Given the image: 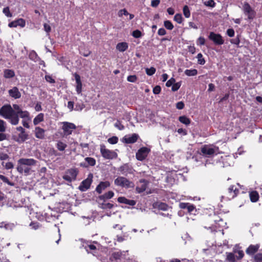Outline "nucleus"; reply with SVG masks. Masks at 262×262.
Returning <instances> with one entry per match:
<instances>
[{"instance_id": "obj_2", "label": "nucleus", "mask_w": 262, "mask_h": 262, "mask_svg": "<svg viewBox=\"0 0 262 262\" xmlns=\"http://www.w3.org/2000/svg\"><path fill=\"white\" fill-rule=\"evenodd\" d=\"M18 165L17 166V170L20 173H24L25 175H28L31 170L30 166L35 165L36 161L33 159L21 158L17 161Z\"/></svg>"}, {"instance_id": "obj_45", "label": "nucleus", "mask_w": 262, "mask_h": 262, "mask_svg": "<svg viewBox=\"0 0 262 262\" xmlns=\"http://www.w3.org/2000/svg\"><path fill=\"white\" fill-rule=\"evenodd\" d=\"M0 179L2 181H3V182H4L5 183H7V184H8L10 186H13L14 185V183H13L11 182L9 180L8 178H7L6 177H5V176H4L3 175L0 174Z\"/></svg>"}, {"instance_id": "obj_63", "label": "nucleus", "mask_w": 262, "mask_h": 262, "mask_svg": "<svg viewBox=\"0 0 262 262\" xmlns=\"http://www.w3.org/2000/svg\"><path fill=\"white\" fill-rule=\"evenodd\" d=\"M3 12L7 17H11L12 16L8 7L4 8L3 9Z\"/></svg>"}, {"instance_id": "obj_40", "label": "nucleus", "mask_w": 262, "mask_h": 262, "mask_svg": "<svg viewBox=\"0 0 262 262\" xmlns=\"http://www.w3.org/2000/svg\"><path fill=\"white\" fill-rule=\"evenodd\" d=\"M56 147L59 151H63L67 147V145L61 141H58L56 144Z\"/></svg>"}, {"instance_id": "obj_9", "label": "nucleus", "mask_w": 262, "mask_h": 262, "mask_svg": "<svg viewBox=\"0 0 262 262\" xmlns=\"http://www.w3.org/2000/svg\"><path fill=\"white\" fill-rule=\"evenodd\" d=\"M208 37L216 45H221L224 43V41L222 36L219 34H216L212 32L210 33Z\"/></svg>"}, {"instance_id": "obj_49", "label": "nucleus", "mask_w": 262, "mask_h": 262, "mask_svg": "<svg viewBox=\"0 0 262 262\" xmlns=\"http://www.w3.org/2000/svg\"><path fill=\"white\" fill-rule=\"evenodd\" d=\"M6 129V123L3 120L0 119V133H4Z\"/></svg>"}, {"instance_id": "obj_4", "label": "nucleus", "mask_w": 262, "mask_h": 262, "mask_svg": "<svg viewBox=\"0 0 262 262\" xmlns=\"http://www.w3.org/2000/svg\"><path fill=\"white\" fill-rule=\"evenodd\" d=\"M100 153L103 158L107 160H112L117 158L118 155L114 150L107 149L104 144L100 145Z\"/></svg>"}, {"instance_id": "obj_64", "label": "nucleus", "mask_w": 262, "mask_h": 262, "mask_svg": "<svg viewBox=\"0 0 262 262\" xmlns=\"http://www.w3.org/2000/svg\"><path fill=\"white\" fill-rule=\"evenodd\" d=\"M45 79L47 81L51 83H55V80L50 75H46L45 76Z\"/></svg>"}, {"instance_id": "obj_41", "label": "nucleus", "mask_w": 262, "mask_h": 262, "mask_svg": "<svg viewBox=\"0 0 262 262\" xmlns=\"http://www.w3.org/2000/svg\"><path fill=\"white\" fill-rule=\"evenodd\" d=\"M184 73L188 76H193L197 75L198 71L196 69L186 70Z\"/></svg>"}, {"instance_id": "obj_18", "label": "nucleus", "mask_w": 262, "mask_h": 262, "mask_svg": "<svg viewBox=\"0 0 262 262\" xmlns=\"http://www.w3.org/2000/svg\"><path fill=\"white\" fill-rule=\"evenodd\" d=\"M260 247L259 244L250 245L246 250V253L249 255H253L258 250Z\"/></svg>"}, {"instance_id": "obj_23", "label": "nucleus", "mask_w": 262, "mask_h": 262, "mask_svg": "<svg viewBox=\"0 0 262 262\" xmlns=\"http://www.w3.org/2000/svg\"><path fill=\"white\" fill-rule=\"evenodd\" d=\"M45 130L40 127H36L35 128V135L38 139H43L45 138Z\"/></svg>"}, {"instance_id": "obj_51", "label": "nucleus", "mask_w": 262, "mask_h": 262, "mask_svg": "<svg viewBox=\"0 0 262 262\" xmlns=\"http://www.w3.org/2000/svg\"><path fill=\"white\" fill-rule=\"evenodd\" d=\"M108 142L111 144H116L118 141V138L116 136H113L107 140Z\"/></svg>"}, {"instance_id": "obj_46", "label": "nucleus", "mask_w": 262, "mask_h": 262, "mask_svg": "<svg viewBox=\"0 0 262 262\" xmlns=\"http://www.w3.org/2000/svg\"><path fill=\"white\" fill-rule=\"evenodd\" d=\"M183 17L181 14L177 13L174 16V20L178 24H181L183 21Z\"/></svg>"}, {"instance_id": "obj_31", "label": "nucleus", "mask_w": 262, "mask_h": 262, "mask_svg": "<svg viewBox=\"0 0 262 262\" xmlns=\"http://www.w3.org/2000/svg\"><path fill=\"white\" fill-rule=\"evenodd\" d=\"M44 120V114L43 113H39L33 119V124L35 125L38 124L40 122L43 121Z\"/></svg>"}, {"instance_id": "obj_33", "label": "nucleus", "mask_w": 262, "mask_h": 262, "mask_svg": "<svg viewBox=\"0 0 262 262\" xmlns=\"http://www.w3.org/2000/svg\"><path fill=\"white\" fill-rule=\"evenodd\" d=\"M114 193L112 191H109L103 195L99 196V199L101 200H105L111 199L113 197Z\"/></svg>"}, {"instance_id": "obj_24", "label": "nucleus", "mask_w": 262, "mask_h": 262, "mask_svg": "<svg viewBox=\"0 0 262 262\" xmlns=\"http://www.w3.org/2000/svg\"><path fill=\"white\" fill-rule=\"evenodd\" d=\"M25 21L23 19L20 18L9 23L8 26L10 27H16L17 26H20L21 27H25Z\"/></svg>"}, {"instance_id": "obj_27", "label": "nucleus", "mask_w": 262, "mask_h": 262, "mask_svg": "<svg viewBox=\"0 0 262 262\" xmlns=\"http://www.w3.org/2000/svg\"><path fill=\"white\" fill-rule=\"evenodd\" d=\"M228 190L231 199L235 197L238 193V189L234 185L230 186Z\"/></svg>"}, {"instance_id": "obj_34", "label": "nucleus", "mask_w": 262, "mask_h": 262, "mask_svg": "<svg viewBox=\"0 0 262 262\" xmlns=\"http://www.w3.org/2000/svg\"><path fill=\"white\" fill-rule=\"evenodd\" d=\"M15 76L14 72L12 70L6 69L4 71V76L6 78H11Z\"/></svg>"}, {"instance_id": "obj_20", "label": "nucleus", "mask_w": 262, "mask_h": 262, "mask_svg": "<svg viewBox=\"0 0 262 262\" xmlns=\"http://www.w3.org/2000/svg\"><path fill=\"white\" fill-rule=\"evenodd\" d=\"M139 136L136 134H133L131 136H125L123 138V141L127 144L134 143L138 140Z\"/></svg>"}, {"instance_id": "obj_11", "label": "nucleus", "mask_w": 262, "mask_h": 262, "mask_svg": "<svg viewBox=\"0 0 262 262\" xmlns=\"http://www.w3.org/2000/svg\"><path fill=\"white\" fill-rule=\"evenodd\" d=\"M124 257L121 252L117 251L113 252L111 254L110 256L109 260L110 262H120L121 260L124 261Z\"/></svg>"}, {"instance_id": "obj_53", "label": "nucleus", "mask_w": 262, "mask_h": 262, "mask_svg": "<svg viewBox=\"0 0 262 262\" xmlns=\"http://www.w3.org/2000/svg\"><path fill=\"white\" fill-rule=\"evenodd\" d=\"M132 35L135 38H138L142 36V33L140 30H136L133 32Z\"/></svg>"}, {"instance_id": "obj_26", "label": "nucleus", "mask_w": 262, "mask_h": 262, "mask_svg": "<svg viewBox=\"0 0 262 262\" xmlns=\"http://www.w3.org/2000/svg\"><path fill=\"white\" fill-rule=\"evenodd\" d=\"M153 206L155 208L162 211H167L168 208V206L166 204L162 202L155 203L153 205Z\"/></svg>"}, {"instance_id": "obj_7", "label": "nucleus", "mask_w": 262, "mask_h": 262, "mask_svg": "<svg viewBox=\"0 0 262 262\" xmlns=\"http://www.w3.org/2000/svg\"><path fill=\"white\" fill-rule=\"evenodd\" d=\"M150 149L146 147L140 148L136 153V156L138 160L143 161L147 156Z\"/></svg>"}, {"instance_id": "obj_57", "label": "nucleus", "mask_w": 262, "mask_h": 262, "mask_svg": "<svg viewBox=\"0 0 262 262\" xmlns=\"http://www.w3.org/2000/svg\"><path fill=\"white\" fill-rule=\"evenodd\" d=\"M127 80L130 82H135L137 80V77L136 75H129L127 77Z\"/></svg>"}, {"instance_id": "obj_1", "label": "nucleus", "mask_w": 262, "mask_h": 262, "mask_svg": "<svg viewBox=\"0 0 262 262\" xmlns=\"http://www.w3.org/2000/svg\"><path fill=\"white\" fill-rule=\"evenodd\" d=\"M0 115L9 119L12 125H16L19 123V117L22 119H28L30 114L27 111H23L17 104H13V107L10 104H6L0 108Z\"/></svg>"}, {"instance_id": "obj_6", "label": "nucleus", "mask_w": 262, "mask_h": 262, "mask_svg": "<svg viewBox=\"0 0 262 262\" xmlns=\"http://www.w3.org/2000/svg\"><path fill=\"white\" fill-rule=\"evenodd\" d=\"M61 123L62 124V129L63 131L64 136L71 135L73 130L76 128V125L72 123L63 122Z\"/></svg>"}, {"instance_id": "obj_32", "label": "nucleus", "mask_w": 262, "mask_h": 262, "mask_svg": "<svg viewBox=\"0 0 262 262\" xmlns=\"http://www.w3.org/2000/svg\"><path fill=\"white\" fill-rule=\"evenodd\" d=\"M46 215L45 220L47 222H52L55 221L56 220L58 219V215H56V214H45Z\"/></svg>"}, {"instance_id": "obj_12", "label": "nucleus", "mask_w": 262, "mask_h": 262, "mask_svg": "<svg viewBox=\"0 0 262 262\" xmlns=\"http://www.w3.org/2000/svg\"><path fill=\"white\" fill-rule=\"evenodd\" d=\"M92 175H91V178H90V176L89 177L85 180H83L80 184L79 186V189L81 191H85L88 190L92 182Z\"/></svg>"}, {"instance_id": "obj_28", "label": "nucleus", "mask_w": 262, "mask_h": 262, "mask_svg": "<svg viewBox=\"0 0 262 262\" xmlns=\"http://www.w3.org/2000/svg\"><path fill=\"white\" fill-rule=\"evenodd\" d=\"M128 47V43L126 42L118 43L116 46V49L120 52H123L126 51Z\"/></svg>"}, {"instance_id": "obj_3", "label": "nucleus", "mask_w": 262, "mask_h": 262, "mask_svg": "<svg viewBox=\"0 0 262 262\" xmlns=\"http://www.w3.org/2000/svg\"><path fill=\"white\" fill-rule=\"evenodd\" d=\"M219 147L213 145H205L201 148V152L206 157H211L219 152Z\"/></svg>"}, {"instance_id": "obj_36", "label": "nucleus", "mask_w": 262, "mask_h": 262, "mask_svg": "<svg viewBox=\"0 0 262 262\" xmlns=\"http://www.w3.org/2000/svg\"><path fill=\"white\" fill-rule=\"evenodd\" d=\"M29 57L31 60L34 62H38V60H40V58L34 51H32L30 52Z\"/></svg>"}, {"instance_id": "obj_55", "label": "nucleus", "mask_w": 262, "mask_h": 262, "mask_svg": "<svg viewBox=\"0 0 262 262\" xmlns=\"http://www.w3.org/2000/svg\"><path fill=\"white\" fill-rule=\"evenodd\" d=\"M29 225L32 229L35 230L37 229L40 226L39 224L35 221H32Z\"/></svg>"}, {"instance_id": "obj_15", "label": "nucleus", "mask_w": 262, "mask_h": 262, "mask_svg": "<svg viewBox=\"0 0 262 262\" xmlns=\"http://www.w3.org/2000/svg\"><path fill=\"white\" fill-rule=\"evenodd\" d=\"M83 247L88 253H91L95 255L97 251L96 247L90 242H86L83 243Z\"/></svg>"}, {"instance_id": "obj_52", "label": "nucleus", "mask_w": 262, "mask_h": 262, "mask_svg": "<svg viewBox=\"0 0 262 262\" xmlns=\"http://www.w3.org/2000/svg\"><path fill=\"white\" fill-rule=\"evenodd\" d=\"M181 81L177 82V83L175 82L172 85L171 90L173 92H176V91H178L180 89V88L181 87Z\"/></svg>"}, {"instance_id": "obj_30", "label": "nucleus", "mask_w": 262, "mask_h": 262, "mask_svg": "<svg viewBox=\"0 0 262 262\" xmlns=\"http://www.w3.org/2000/svg\"><path fill=\"white\" fill-rule=\"evenodd\" d=\"M249 196L251 202H256L259 199V194L256 191H252L249 192Z\"/></svg>"}, {"instance_id": "obj_29", "label": "nucleus", "mask_w": 262, "mask_h": 262, "mask_svg": "<svg viewBox=\"0 0 262 262\" xmlns=\"http://www.w3.org/2000/svg\"><path fill=\"white\" fill-rule=\"evenodd\" d=\"M15 227L13 223H10L7 222H2L0 223V228H5L6 230H12Z\"/></svg>"}, {"instance_id": "obj_39", "label": "nucleus", "mask_w": 262, "mask_h": 262, "mask_svg": "<svg viewBox=\"0 0 262 262\" xmlns=\"http://www.w3.org/2000/svg\"><path fill=\"white\" fill-rule=\"evenodd\" d=\"M28 134H26L25 132L20 133L18 135V138L17 141L18 142H23L28 139Z\"/></svg>"}, {"instance_id": "obj_25", "label": "nucleus", "mask_w": 262, "mask_h": 262, "mask_svg": "<svg viewBox=\"0 0 262 262\" xmlns=\"http://www.w3.org/2000/svg\"><path fill=\"white\" fill-rule=\"evenodd\" d=\"M179 207L181 209H187L189 212L193 211L195 209L193 205L188 203H180Z\"/></svg>"}, {"instance_id": "obj_37", "label": "nucleus", "mask_w": 262, "mask_h": 262, "mask_svg": "<svg viewBox=\"0 0 262 262\" xmlns=\"http://www.w3.org/2000/svg\"><path fill=\"white\" fill-rule=\"evenodd\" d=\"M233 252L234 253H237V255H236V259L237 260H241L242 259L244 256V251L242 250H237L235 249H234L233 250Z\"/></svg>"}, {"instance_id": "obj_47", "label": "nucleus", "mask_w": 262, "mask_h": 262, "mask_svg": "<svg viewBox=\"0 0 262 262\" xmlns=\"http://www.w3.org/2000/svg\"><path fill=\"white\" fill-rule=\"evenodd\" d=\"M164 26L167 29L169 30H171L173 28V25L169 20H165L164 22Z\"/></svg>"}, {"instance_id": "obj_50", "label": "nucleus", "mask_w": 262, "mask_h": 262, "mask_svg": "<svg viewBox=\"0 0 262 262\" xmlns=\"http://www.w3.org/2000/svg\"><path fill=\"white\" fill-rule=\"evenodd\" d=\"M145 71L147 75L151 76L155 73L156 70L155 68L151 67L150 68H146Z\"/></svg>"}, {"instance_id": "obj_42", "label": "nucleus", "mask_w": 262, "mask_h": 262, "mask_svg": "<svg viewBox=\"0 0 262 262\" xmlns=\"http://www.w3.org/2000/svg\"><path fill=\"white\" fill-rule=\"evenodd\" d=\"M82 217L83 220H86V222H84V223L86 225L89 224L91 221H94L95 219V217L92 214L88 216H82Z\"/></svg>"}, {"instance_id": "obj_5", "label": "nucleus", "mask_w": 262, "mask_h": 262, "mask_svg": "<svg viewBox=\"0 0 262 262\" xmlns=\"http://www.w3.org/2000/svg\"><path fill=\"white\" fill-rule=\"evenodd\" d=\"M114 184L117 186L125 188H133L134 186L133 182L123 177H118L115 179Z\"/></svg>"}, {"instance_id": "obj_60", "label": "nucleus", "mask_w": 262, "mask_h": 262, "mask_svg": "<svg viewBox=\"0 0 262 262\" xmlns=\"http://www.w3.org/2000/svg\"><path fill=\"white\" fill-rule=\"evenodd\" d=\"M114 125L116 128H117L119 130H123L124 128V126L118 120L117 121V122L115 123Z\"/></svg>"}, {"instance_id": "obj_38", "label": "nucleus", "mask_w": 262, "mask_h": 262, "mask_svg": "<svg viewBox=\"0 0 262 262\" xmlns=\"http://www.w3.org/2000/svg\"><path fill=\"white\" fill-rule=\"evenodd\" d=\"M179 120L186 125H188L190 123V120L185 116L179 117Z\"/></svg>"}, {"instance_id": "obj_10", "label": "nucleus", "mask_w": 262, "mask_h": 262, "mask_svg": "<svg viewBox=\"0 0 262 262\" xmlns=\"http://www.w3.org/2000/svg\"><path fill=\"white\" fill-rule=\"evenodd\" d=\"M118 170L121 173V174L127 176L128 174H133L134 170L133 167L128 164H124L121 166Z\"/></svg>"}, {"instance_id": "obj_43", "label": "nucleus", "mask_w": 262, "mask_h": 262, "mask_svg": "<svg viewBox=\"0 0 262 262\" xmlns=\"http://www.w3.org/2000/svg\"><path fill=\"white\" fill-rule=\"evenodd\" d=\"M183 12L185 17L189 18L190 16V12L188 6L185 5L184 6Z\"/></svg>"}, {"instance_id": "obj_14", "label": "nucleus", "mask_w": 262, "mask_h": 262, "mask_svg": "<svg viewBox=\"0 0 262 262\" xmlns=\"http://www.w3.org/2000/svg\"><path fill=\"white\" fill-rule=\"evenodd\" d=\"M148 184V181L145 179H141L139 180L138 183H137V186L136 187V190L139 193L142 192L144 191Z\"/></svg>"}, {"instance_id": "obj_56", "label": "nucleus", "mask_w": 262, "mask_h": 262, "mask_svg": "<svg viewBox=\"0 0 262 262\" xmlns=\"http://www.w3.org/2000/svg\"><path fill=\"white\" fill-rule=\"evenodd\" d=\"M176 82V80L174 78H171L166 83V86L167 87H170L172 86Z\"/></svg>"}, {"instance_id": "obj_54", "label": "nucleus", "mask_w": 262, "mask_h": 262, "mask_svg": "<svg viewBox=\"0 0 262 262\" xmlns=\"http://www.w3.org/2000/svg\"><path fill=\"white\" fill-rule=\"evenodd\" d=\"M204 5L208 7L213 8L215 7V3L213 0H208L204 3Z\"/></svg>"}, {"instance_id": "obj_48", "label": "nucleus", "mask_w": 262, "mask_h": 262, "mask_svg": "<svg viewBox=\"0 0 262 262\" xmlns=\"http://www.w3.org/2000/svg\"><path fill=\"white\" fill-rule=\"evenodd\" d=\"M198 63L201 65H204L205 63V60L203 57V55L201 53H199L197 55Z\"/></svg>"}, {"instance_id": "obj_16", "label": "nucleus", "mask_w": 262, "mask_h": 262, "mask_svg": "<svg viewBox=\"0 0 262 262\" xmlns=\"http://www.w3.org/2000/svg\"><path fill=\"white\" fill-rule=\"evenodd\" d=\"M117 200L119 203L125 204L128 207H129L130 206H134L136 204L135 200L128 199L124 196L119 197Z\"/></svg>"}, {"instance_id": "obj_8", "label": "nucleus", "mask_w": 262, "mask_h": 262, "mask_svg": "<svg viewBox=\"0 0 262 262\" xmlns=\"http://www.w3.org/2000/svg\"><path fill=\"white\" fill-rule=\"evenodd\" d=\"M77 172L75 169H69L63 176V179L68 182H72L76 179Z\"/></svg>"}, {"instance_id": "obj_21", "label": "nucleus", "mask_w": 262, "mask_h": 262, "mask_svg": "<svg viewBox=\"0 0 262 262\" xmlns=\"http://www.w3.org/2000/svg\"><path fill=\"white\" fill-rule=\"evenodd\" d=\"M74 76L76 83V92L77 94H80L82 92V82L81 81L80 76L77 73H75Z\"/></svg>"}, {"instance_id": "obj_19", "label": "nucleus", "mask_w": 262, "mask_h": 262, "mask_svg": "<svg viewBox=\"0 0 262 262\" xmlns=\"http://www.w3.org/2000/svg\"><path fill=\"white\" fill-rule=\"evenodd\" d=\"M96 164V160L95 159L91 157H86L85 158V162H81L80 165L83 167H88L89 166H93Z\"/></svg>"}, {"instance_id": "obj_17", "label": "nucleus", "mask_w": 262, "mask_h": 262, "mask_svg": "<svg viewBox=\"0 0 262 262\" xmlns=\"http://www.w3.org/2000/svg\"><path fill=\"white\" fill-rule=\"evenodd\" d=\"M8 94L10 97L15 99H19L21 97V93L16 86H14L8 90Z\"/></svg>"}, {"instance_id": "obj_44", "label": "nucleus", "mask_w": 262, "mask_h": 262, "mask_svg": "<svg viewBox=\"0 0 262 262\" xmlns=\"http://www.w3.org/2000/svg\"><path fill=\"white\" fill-rule=\"evenodd\" d=\"M253 262H262V253H258L254 255Z\"/></svg>"}, {"instance_id": "obj_59", "label": "nucleus", "mask_w": 262, "mask_h": 262, "mask_svg": "<svg viewBox=\"0 0 262 262\" xmlns=\"http://www.w3.org/2000/svg\"><path fill=\"white\" fill-rule=\"evenodd\" d=\"M2 165L5 166V168L7 169H10L13 168L14 165L12 162H7L4 165V163H2Z\"/></svg>"}, {"instance_id": "obj_22", "label": "nucleus", "mask_w": 262, "mask_h": 262, "mask_svg": "<svg viewBox=\"0 0 262 262\" xmlns=\"http://www.w3.org/2000/svg\"><path fill=\"white\" fill-rule=\"evenodd\" d=\"M110 186V183L108 181L101 182L97 186L96 191L99 194L102 193V191Z\"/></svg>"}, {"instance_id": "obj_35", "label": "nucleus", "mask_w": 262, "mask_h": 262, "mask_svg": "<svg viewBox=\"0 0 262 262\" xmlns=\"http://www.w3.org/2000/svg\"><path fill=\"white\" fill-rule=\"evenodd\" d=\"M227 254V257H226V260H227L229 262H236V256L234 255V252H229V253H226Z\"/></svg>"}, {"instance_id": "obj_13", "label": "nucleus", "mask_w": 262, "mask_h": 262, "mask_svg": "<svg viewBox=\"0 0 262 262\" xmlns=\"http://www.w3.org/2000/svg\"><path fill=\"white\" fill-rule=\"evenodd\" d=\"M243 10L245 14L248 16L249 19H252L254 18L255 12L248 3H246L244 4Z\"/></svg>"}, {"instance_id": "obj_62", "label": "nucleus", "mask_w": 262, "mask_h": 262, "mask_svg": "<svg viewBox=\"0 0 262 262\" xmlns=\"http://www.w3.org/2000/svg\"><path fill=\"white\" fill-rule=\"evenodd\" d=\"M46 215L45 214H36L35 217L36 218L40 221L45 220Z\"/></svg>"}, {"instance_id": "obj_58", "label": "nucleus", "mask_w": 262, "mask_h": 262, "mask_svg": "<svg viewBox=\"0 0 262 262\" xmlns=\"http://www.w3.org/2000/svg\"><path fill=\"white\" fill-rule=\"evenodd\" d=\"M85 107V105L83 103H77L75 105V110L77 111H81Z\"/></svg>"}, {"instance_id": "obj_61", "label": "nucleus", "mask_w": 262, "mask_h": 262, "mask_svg": "<svg viewBox=\"0 0 262 262\" xmlns=\"http://www.w3.org/2000/svg\"><path fill=\"white\" fill-rule=\"evenodd\" d=\"M129 13L125 9H121L118 12V16L121 17L123 15H128Z\"/></svg>"}]
</instances>
